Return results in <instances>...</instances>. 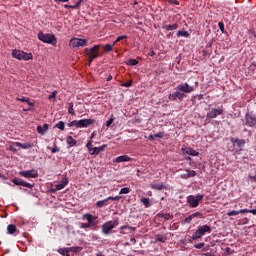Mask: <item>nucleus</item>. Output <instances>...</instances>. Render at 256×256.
<instances>
[{"instance_id": "54", "label": "nucleus", "mask_w": 256, "mask_h": 256, "mask_svg": "<svg viewBox=\"0 0 256 256\" xmlns=\"http://www.w3.org/2000/svg\"><path fill=\"white\" fill-rule=\"evenodd\" d=\"M139 173H140V170L138 169V170H137V174H136L137 177H141V174H139Z\"/></svg>"}, {"instance_id": "26", "label": "nucleus", "mask_w": 256, "mask_h": 256, "mask_svg": "<svg viewBox=\"0 0 256 256\" xmlns=\"http://www.w3.org/2000/svg\"><path fill=\"white\" fill-rule=\"evenodd\" d=\"M140 202L144 205V207H151V200L149 198H141Z\"/></svg>"}, {"instance_id": "12", "label": "nucleus", "mask_w": 256, "mask_h": 256, "mask_svg": "<svg viewBox=\"0 0 256 256\" xmlns=\"http://www.w3.org/2000/svg\"><path fill=\"white\" fill-rule=\"evenodd\" d=\"M185 97V94L181 93L179 90L178 92H173L172 94H170L168 96V99L170 101H176L177 99H179L180 101Z\"/></svg>"}, {"instance_id": "36", "label": "nucleus", "mask_w": 256, "mask_h": 256, "mask_svg": "<svg viewBox=\"0 0 256 256\" xmlns=\"http://www.w3.org/2000/svg\"><path fill=\"white\" fill-rule=\"evenodd\" d=\"M123 39H127V35L117 37L116 40L113 42V45H117V43H119V41H123Z\"/></svg>"}, {"instance_id": "30", "label": "nucleus", "mask_w": 256, "mask_h": 256, "mask_svg": "<svg viewBox=\"0 0 256 256\" xmlns=\"http://www.w3.org/2000/svg\"><path fill=\"white\" fill-rule=\"evenodd\" d=\"M183 155H193V149L192 148H182Z\"/></svg>"}, {"instance_id": "41", "label": "nucleus", "mask_w": 256, "mask_h": 256, "mask_svg": "<svg viewBox=\"0 0 256 256\" xmlns=\"http://www.w3.org/2000/svg\"><path fill=\"white\" fill-rule=\"evenodd\" d=\"M15 143L11 144L9 146V151H12V153H17V148H15Z\"/></svg>"}, {"instance_id": "24", "label": "nucleus", "mask_w": 256, "mask_h": 256, "mask_svg": "<svg viewBox=\"0 0 256 256\" xmlns=\"http://www.w3.org/2000/svg\"><path fill=\"white\" fill-rule=\"evenodd\" d=\"M16 101H21V103H28L30 107H33V103L29 101V98L26 97H21V98H16Z\"/></svg>"}, {"instance_id": "28", "label": "nucleus", "mask_w": 256, "mask_h": 256, "mask_svg": "<svg viewBox=\"0 0 256 256\" xmlns=\"http://www.w3.org/2000/svg\"><path fill=\"white\" fill-rule=\"evenodd\" d=\"M69 250L72 253H79L80 251H83V247L81 246L69 247Z\"/></svg>"}, {"instance_id": "52", "label": "nucleus", "mask_w": 256, "mask_h": 256, "mask_svg": "<svg viewBox=\"0 0 256 256\" xmlns=\"http://www.w3.org/2000/svg\"><path fill=\"white\" fill-rule=\"evenodd\" d=\"M111 79H113V76L109 75L106 79V81H111Z\"/></svg>"}, {"instance_id": "1", "label": "nucleus", "mask_w": 256, "mask_h": 256, "mask_svg": "<svg viewBox=\"0 0 256 256\" xmlns=\"http://www.w3.org/2000/svg\"><path fill=\"white\" fill-rule=\"evenodd\" d=\"M91 125H95L94 119L74 120L68 123V127H76V129L91 127Z\"/></svg>"}, {"instance_id": "43", "label": "nucleus", "mask_w": 256, "mask_h": 256, "mask_svg": "<svg viewBox=\"0 0 256 256\" xmlns=\"http://www.w3.org/2000/svg\"><path fill=\"white\" fill-rule=\"evenodd\" d=\"M154 138L155 139H163V132H159V133H156V134H154Z\"/></svg>"}, {"instance_id": "33", "label": "nucleus", "mask_w": 256, "mask_h": 256, "mask_svg": "<svg viewBox=\"0 0 256 256\" xmlns=\"http://www.w3.org/2000/svg\"><path fill=\"white\" fill-rule=\"evenodd\" d=\"M127 65H130L131 67H135V65H139V61L135 59H130L128 60Z\"/></svg>"}, {"instance_id": "50", "label": "nucleus", "mask_w": 256, "mask_h": 256, "mask_svg": "<svg viewBox=\"0 0 256 256\" xmlns=\"http://www.w3.org/2000/svg\"><path fill=\"white\" fill-rule=\"evenodd\" d=\"M148 139H149L150 141H155V135L150 134V135L148 136Z\"/></svg>"}, {"instance_id": "46", "label": "nucleus", "mask_w": 256, "mask_h": 256, "mask_svg": "<svg viewBox=\"0 0 256 256\" xmlns=\"http://www.w3.org/2000/svg\"><path fill=\"white\" fill-rule=\"evenodd\" d=\"M188 203H189L190 207H193V196L188 197Z\"/></svg>"}, {"instance_id": "38", "label": "nucleus", "mask_w": 256, "mask_h": 256, "mask_svg": "<svg viewBox=\"0 0 256 256\" xmlns=\"http://www.w3.org/2000/svg\"><path fill=\"white\" fill-rule=\"evenodd\" d=\"M119 199H121V196H109L106 201H119Z\"/></svg>"}, {"instance_id": "19", "label": "nucleus", "mask_w": 256, "mask_h": 256, "mask_svg": "<svg viewBox=\"0 0 256 256\" xmlns=\"http://www.w3.org/2000/svg\"><path fill=\"white\" fill-rule=\"evenodd\" d=\"M157 217L158 219H164V221H169V219H173V216L170 213H167V214L159 213Z\"/></svg>"}, {"instance_id": "42", "label": "nucleus", "mask_w": 256, "mask_h": 256, "mask_svg": "<svg viewBox=\"0 0 256 256\" xmlns=\"http://www.w3.org/2000/svg\"><path fill=\"white\" fill-rule=\"evenodd\" d=\"M131 85H133V80L122 83V87H131Z\"/></svg>"}, {"instance_id": "35", "label": "nucleus", "mask_w": 256, "mask_h": 256, "mask_svg": "<svg viewBox=\"0 0 256 256\" xmlns=\"http://www.w3.org/2000/svg\"><path fill=\"white\" fill-rule=\"evenodd\" d=\"M178 37H189V32L185 30L178 31Z\"/></svg>"}, {"instance_id": "47", "label": "nucleus", "mask_w": 256, "mask_h": 256, "mask_svg": "<svg viewBox=\"0 0 256 256\" xmlns=\"http://www.w3.org/2000/svg\"><path fill=\"white\" fill-rule=\"evenodd\" d=\"M192 220H193V216H189L184 221L185 223H191Z\"/></svg>"}, {"instance_id": "21", "label": "nucleus", "mask_w": 256, "mask_h": 256, "mask_svg": "<svg viewBox=\"0 0 256 256\" xmlns=\"http://www.w3.org/2000/svg\"><path fill=\"white\" fill-rule=\"evenodd\" d=\"M155 240L158 241V243H165V241H167V236L162 234H156Z\"/></svg>"}, {"instance_id": "17", "label": "nucleus", "mask_w": 256, "mask_h": 256, "mask_svg": "<svg viewBox=\"0 0 256 256\" xmlns=\"http://www.w3.org/2000/svg\"><path fill=\"white\" fill-rule=\"evenodd\" d=\"M17 232V226L10 224L7 226V233L9 235H15V233Z\"/></svg>"}, {"instance_id": "15", "label": "nucleus", "mask_w": 256, "mask_h": 256, "mask_svg": "<svg viewBox=\"0 0 256 256\" xmlns=\"http://www.w3.org/2000/svg\"><path fill=\"white\" fill-rule=\"evenodd\" d=\"M36 131L37 133H39V135H45V133L49 131V124H43V126H37Z\"/></svg>"}, {"instance_id": "29", "label": "nucleus", "mask_w": 256, "mask_h": 256, "mask_svg": "<svg viewBox=\"0 0 256 256\" xmlns=\"http://www.w3.org/2000/svg\"><path fill=\"white\" fill-rule=\"evenodd\" d=\"M56 129H60V131H65V122L63 121H59L56 125H55Z\"/></svg>"}, {"instance_id": "48", "label": "nucleus", "mask_w": 256, "mask_h": 256, "mask_svg": "<svg viewBox=\"0 0 256 256\" xmlns=\"http://www.w3.org/2000/svg\"><path fill=\"white\" fill-rule=\"evenodd\" d=\"M55 3H69V0H54Z\"/></svg>"}, {"instance_id": "4", "label": "nucleus", "mask_w": 256, "mask_h": 256, "mask_svg": "<svg viewBox=\"0 0 256 256\" xmlns=\"http://www.w3.org/2000/svg\"><path fill=\"white\" fill-rule=\"evenodd\" d=\"M118 225H119V219L110 220V221L105 222L102 225L103 235H109L111 233V231H113V229H115V227H117Z\"/></svg>"}, {"instance_id": "2", "label": "nucleus", "mask_w": 256, "mask_h": 256, "mask_svg": "<svg viewBox=\"0 0 256 256\" xmlns=\"http://www.w3.org/2000/svg\"><path fill=\"white\" fill-rule=\"evenodd\" d=\"M12 57L18 59V61H31L33 59V53H27L21 50H12Z\"/></svg>"}, {"instance_id": "6", "label": "nucleus", "mask_w": 256, "mask_h": 256, "mask_svg": "<svg viewBox=\"0 0 256 256\" xmlns=\"http://www.w3.org/2000/svg\"><path fill=\"white\" fill-rule=\"evenodd\" d=\"M86 148L88 149V152L91 155H99V153H101V151H104L107 148V144H104L100 147H94L93 148V141H88V143L86 144Z\"/></svg>"}, {"instance_id": "18", "label": "nucleus", "mask_w": 256, "mask_h": 256, "mask_svg": "<svg viewBox=\"0 0 256 256\" xmlns=\"http://www.w3.org/2000/svg\"><path fill=\"white\" fill-rule=\"evenodd\" d=\"M82 1H83V0H78V2H77L75 5H68V4H65V5H64V8H65V9H79V7H81Z\"/></svg>"}, {"instance_id": "7", "label": "nucleus", "mask_w": 256, "mask_h": 256, "mask_svg": "<svg viewBox=\"0 0 256 256\" xmlns=\"http://www.w3.org/2000/svg\"><path fill=\"white\" fill-rule=\"evenodd\" d=\"M87 39H82V38H72L70 39L69 45L73 49H77L79 47H87Z\"/></svg>"}, {"instance_id": "40", "label": "nucleus", "mask_w": 256, "mask_h": 256, "mask_svg": "<svg viewBox=\"0 0 256 256\" xmlns=\"http://www.w3.org/2000/svg\"><path fill=\"white\" fill-rule=\"evenodd\" d=\"M68 183H69V182L66 181L65 184H58V185L56 186L57 191H61V189H64V188H65V185H67Z\"/></svg>"}, {"instance_id": "49", "label": "nucleus", "mask_w": 256, "mask_h": 256, "mask_svg": "<svg viewBox=\"0 0 256 256\" xmlns=\"http://www.w3.org/2000/svg\"><path fill=\"white\" fill-rule=\"evenodd\" d=\"M51 153H59V148L58 147L52 148Z\"/></svg>"}, {"instance_id": "3", "label": "nucleus", "mask_w": 256, "mask_h": 256, "mask_svg": "<svg viewBox=\"0 0 256 256\" xmlns=\"http://www.w3.org/2000/svg\"><path fill=\"white\" fill-rule=\"evenodd\" d=\"M39 41L42 43H48L49 45H57V37L54 34H45L43 32L38 33Z\"/></svg>"}, {"instance_id": "14", "label": "nucleus", "mask_w": 256, "mask_h": 256, "mask_svg": "<svg viewBox=\"0 0 256 256\" xmlns=\"http://www.w3.org/2000/svg\"><path fill=\"white\" fill-rule=\"evenodd\" d=\"M127 161H132V158L127 155L118 156L113 160V163H125Z\"/></svg>"}, {"instance_id": "55", "label": "nucleus", "mask_w": 256, "mask_h": 256, "mask_svg": "<svg viewBox=\"0 0 256 256\" xmlns=\"http://www.w3.org/2000/svg\"><path fill=\"white\" fill-rule=\"evenodd\" d=\"M174 3H175V5H179V2H177V1H175Z\"/></svg>"}, {"instance_id": "16", "label": "nucleus", "mask_w": 256, "mask_h": 256, "mask_svg": "<svg viewBox=\"0 0 256 256\" xmlns=\"http://www.w3.org/2000/svg\"><path fill=\"white\" fill-rule=\"evenodd\" d=\"M66 143L69 145V147H75V145H77V140H75L73 136H68L66 138Z\"/></svg>"}, {"instance_id": "8", "label": "nucleus", "mask_w": 256, "mask_h": 256, "mask_svg": "<svg viewBox=\"0 0 256 256\" xmlns=\"http://www.w3.org/2000/svg\"><path fill=\"white\" fill-rule=\"evenodd\" d=\"M20 177H25V179H37L39 177V172L37 170H26L19 172Z\"/></svg>"}, {"instance_id": "44", "label": "nucleus", "mask_w": 256, "mask_h": 256, "mask_svg": "<svg viewBox=\"0 0 256 256\" xmlns=\"http://www.w3.org/2000/svg\"><path fill=\"white\" fill-rule=\"evenodd\" d=\"M55 97H57V91L52 92V94L48 96V99H55Z\"/></svg>"}, {"instance_id": "13", "label": "nucleus", "mask_w": 256, "mask_h": 256, "mask_svg": "<svg viewBox=\"0 0 256 256\" xmlns=\"http://www.w3.org/2000/svg\"><path fill=\"white\" fill-rule=\"evenodd\" d=\"M14 145L16 147H21V149H31L32 147H35V144L31 142L21 143V142H14Z\"/></svg>"}, {"instance_id": "25", "label": "nucleus", "mask_w": 256, "mask_h": 256, "mask_svg": "<svg viewBox=\"0 0 256 256\" xmlns=\"http://www.w3.org/2000/svg\"><path fill=\"white\" fill-rule=\"evenodd\" d=\"M193 176V172L190 170H186L184 173L181 174V179H189V177Z\"/></svg>"}, {"instance_id": "51", "label": "nucleus", "mask_w": 256, "mask_h": 256, "mask_svg": "<svg viewBox=\"0 0 256 256\" xmlns=\"http://www.w3.org/2000/svg\"><path fill=\"white\" fill-rule=\"evenodd\" d=\"M149 56H150V57H155V51L151 50V51L149 52Z\"/></svg>"}, {"instance_id": "31", "label": "nucleus", "mask_w": 256, "mask_h": 256, "mask_svg": "<svg viewBox=\"0 0 256 256\" xmlns=\"http://www.w3.org/2000/svg\"><path fill=\"white\" fill-rule=\"evenodd\" d=\"M152 188L156 191H161L162 189H165V186L163 184H153Z\"/></svg>"}, {"instance_id": "27", "label": "nucleus", "mask_w": 256, "mask_h": 256, "mask_svg": "<svg viewBox=\"0 0 256 256\" xmlns=\"http://www.w3.org/2000/svg\"><path fill=\"white\" fill-rule=\"evenodd\" d=\"M113 47H115V45H111V44H105L103 46V50L106 52V53H109L111 51H113Z\"/></svg>"}, {"instance_id": "5", "label": "nucleus", "mask_w": 256, "mask_h": 256, "mask_svg": "<svg viewBox=\"0 0 256 256\" xmlns=\"http://www.w3.org/2000/svg\"><path fill=\"white\" fill-rule=\"evenodd\" d=\"M99 49H100L99 45H95L92 48L85 49V54L88 55L89 57V65H91V63L93 62V59H97V57H99Z\"/></svg>"}, {"instance_id": "32", "label": "nucleus", "mask_w": 256, "mask_h": 256, "mask_svg": "<svg viewBox=\"0 0 256 256\" xmlns=\"http://www.w3.org/2000/svg\"><path fill=\"white\" fill-rule=\"evenodd\" d=\"M129 193H131V188L129 187H125L120 190V195H127Z\"/></svg>"}, {"instance_id": "53", "label": "nucleus", "mask_w": 256, "mask_h": 256, "mask_svg": "<svg viewBox=\"0 0 256 256\" xmlns=\"http://www.w3.org/2000/svg\"><path fill=\"white\" fill-rule=\"evenodd\" d=\"M186 161H189V164L191 165V157H186Z\"/></svg>"}, {"instance_id": "11", "label": "nucleus", "mask_w": 256, "mask_h": 256, "mask_svg": "<svg viewBox=\"0 0 256 256\" xmlns=\"http://www.w3.org/2000/svg\"><path fill=\"white\" fill-rule=\"evenodd\" d=\"M176 91H180L182 93H191V91H193V87L189 86L187 83H184L178 85Z\"/></svg>"}, {"instance_id": "39", "label": "nucleus", "mask_w": 256, "mask_h": 256, "mask_svg": "<svg viewBox=\"0 0 256 256\" xmlns=\"http://www.w3.org/2000/svg\"><path fill=\"white\" fill-rule=\"evenodd\" d=\"M113 121H115V117L111 116L110 119L106 122V127H111Z\"/></svg>"}, {"instance_id": "37", "label": "nucleus", "mask_w": 256, "mask_h": 256, "mask_svg": "<svg viewBox=\"0 0 256 256\" xmlns=\"http://www.w3.org/2000/svg\"><path fill=\"white\" fill-rule=\"evenodd\" d=\"M105 203H107V199L97 201L96 202V207L101 208V207H103L105 205Z\"/></svg>"}, {"instance_id": "9", "label": "nucleus", "mask_w": 256, "mask_h": 256, "mask_svg": "<svg viewBox=\"0 0 256 256\" xmlns=\"http://www.w3.org/2000/svg\"><path fill=\"white\" fill-rule=\"evenodd\" d=\"M82 219H86V221H88L87 223L90 225V227H95V225H97V219H98L97 216H93V215L87 213L82 216Z\"/></svg>"}, {"instance_id": "34", "label": "nucleus", "mask_w": 256, "mask_h": 256, "mask_svg": "<svg viewBox=\"0 0 256 256\" xmlns=\"http://www.w3.org/2000/svg\"><path fill=\"white\" fill-rule=\"evenodd\" d=\"M68 113L70 115H75V110L73 109V102H70L68 105Z\"/></svg>"}, {"instance_id": "20", "label": "nucleus", "mask_w": 256, "mask_h": 256, "mask_svg": "<svg viewBox=\"0 0 256 256\" xmlns=\"http://www.w3.org/2000/svg\"><path fill=\"white\" fill-rule=\"evenodd\" d=\"M125 229H129L130 231H136V230H137V228H135V227H131V226H122V227H120V233H121V235H127V233H129V232H125Z\"/></svg>"}, {"instance_id": "45", "label": "nucleus", "mask_w": 256, "mask_h": 256, "mask_svg": "<svg viewBox=\"0 0 256 256\" xmlns=\"http://www.w3.org/2000/svg\"><path fill=\"white\" fill-rule=\"evenodd\" d=\"M91 227L88 223H82L81 224V229H89Z\"/></svg>"}, {"instance_id": "22", "label": "nucleus", "mask_w": 256, "mask_h": 256, "mask_svg": "<svg viewBox=\"0 0 256 256\" xmlns=\"http://www.w3.org/2000/svg\"><path fill=\"white\" fill-rule=\"evenodd\" d=\"M178 27H179V24L175 23V24H172V25H165L164 29L166 31H175V30L178 29Z\"/></svg>"}, {"instance_id": "23", "label": "nucleus", "mask_w": 256, "mask_h": 256, "mask_svg": "<svg viewBox=\"0 0 256 256\" xmlns=\"http://www.w3.org/2000/svg\"><path fill=\"white\" fill-rule=\"evenodd\" d=\"M58 253H60V255H63V256H71V251L69 250V248H60L58 249Z\"/></svg>"}, {"instance_id": "10", "label": "nucleus", "mask_w": 256, "mask_h": 256, "mask_svg": "<svg viewBox=\"0 0 256 256\" xmlns=\"http://www.w3.org/2000/svg\"><path fill=\"white\" fill-rule=\"evenodd\" d=\"M12 183H14V185H21L22 187H27V189H33L34 187L33 184H30L29 182H25L20 178H14L12 180Z\"/></svg>"}]
</instances>
